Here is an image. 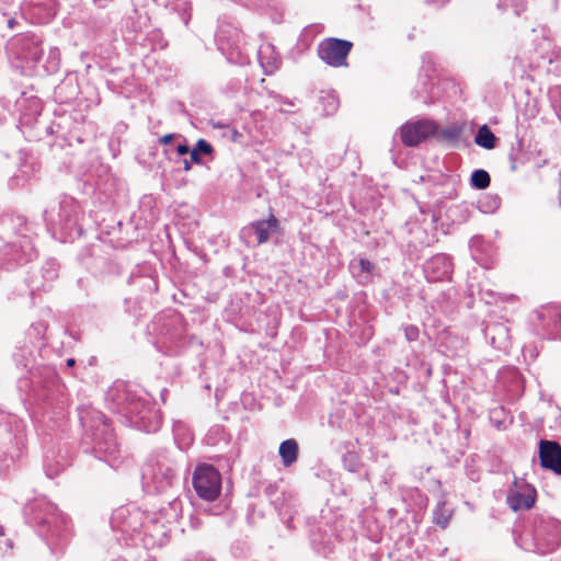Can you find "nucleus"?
<instances>
[{
    "label": "nucleus",
    "instance_id": "nucleus-4",
    "mask_svg": "<svg viewBox=\"0 0 561 561\" xmlns=\"http://www.w3.org/2000/svg\"><path fill=\"white\" fill-rule=\"evenodd\" d=\"M437 131V125L431 119L407 122L400 128L401 140L405 146H417Z\"/></svg>",
    "mask_w": 561,
    "mask_h": 561
},
{
    "label": "nucleus",
    "instance_id": "nucleus-24",
    "mask_svg": "<svg viewBox=\"0 0 561 561\" xmlns=\"http://www.w3.org/2000/svg\"><path fill=\"white\" fill-rule=\"evenodd\" d=\"M30 260H32V253H28V254H27V256H26L25 259H23V257H22V256H20V255H14V256L12 257V261L16 262L18 264L23 263V262H27V261H30ZM8 261H11V259H8Z\"/></svg>",
    "mask_w": 561,
    "mask_h": 561
},
{
    "label": "nucleus",
    "instance_id": "nucleus-15",
    "mask_svg": "<svg viewBox=\"0 0 561 561\" xmlns=\"http://www.w3.org/2000/svg\"><path fill=\"white\" fill-rule=\"evenodd\" d=\"M213 152V147L205 139H199L195 147L190 151V160H184V170L190 171L192 168V163H201V154H210Z\"/></svg>",
    "mask_w": 561,
    "mask_h": 561
},
{
    "label": "nucleus",
    "instance_id": "nucleus-8",
    "mask_svg": "<svg viewBox=\"0 0 561 561\" xmlns=\"http://www.w3.org/2000/svg\"><path fill=\"white\" fill-rule=\"evenodd\" d=\"M424 271L430 280H442L451 273V262L444 254H437L428 260Z\"/></svg>",
    "mask_w": 561,
    "mask_h": 561
},
{
    "label": "nucleus",
    "instance_id": "nucleus-29",
    "mask_svg": "<svg viewBox=\"0 0 561 561\" xmlns=\"http://www.w3.org/2000/svg\"><path fill=\"white\" fill-rule=\"evenodd\" d=\"M449 0H432V2H435V3H438V4H444L446 2H448Z\"/></svg>",
    "mask_w": 561,
    "mask_h": 561
},
{
    "label": "nucleus",
    "instance_id": "nucleus-11",
    "mask_svg": "<svg viewBox=\"0 0 561 561\" xmlns=\"http://www.w3.org/2000/svg\"><path fill=\"white\" fill-rule=\"evenodd\" d=\"M257 56L260 64L266 75H272L279 67L280 58L272 44H262L259 48Z\"/></svg>",
    "mask_w": 561,
    "mask_h": 561
},
{
    "label": "nucleus",
    "instance_id": "nucleus-32",
    "mask_svg": "<svg viewBox=\"0 0 561 561\" xmlns=\"http://www.w3.org/2000/svg\"><path fill=\"white\" fill-rule=\"evenodd\" d=\"M4 535V528L2 526H0V536H3Z\"/></svg>",
    "mask_w": 561,
    "mask_h": 561
},
{
    "label": "nucleus",
    "instance_id": "nucleus-2",
    "mask_svg": "<svg viewBox=\"0 0 561 561\" xmlns=\"http://www.w3.org/2000/svg\"><path fill=\"white\" fill-rule=\"evenodd\" d=\"M193 486L201 499L214 501L221 490L220 473L210 465H201L194 471Z\"/></svg>",
    "mask_w": 561,
    "mask_h": 561
},
{
    "label": "nucleus",
    "instance_id": "nucleus-10",
    "mask_svg": "<svg viewBox=\"0 0 561 561\" xmlns=\"http://www.w3.org/2000/svg\"><path fill=\"white\" fill-rule=\"evenodd\" d=\"M19 111L21 113V119L25 124L33 123L43 110L42 102L36 96H22L16 102Z\"/></svg>",
    "mask_w": 561,
    "mask_h": 561
},
{
    "label": "nucleus",
    "instance_id": "nucleus-5",
    "mask_svg": "<svg viewBox=\"0 0 561 561\" xmlns=\"http://www.w3.org/2000/svg\"><path fill=\"white\" fill-rule=\"evenodd\" d=\"M174 477V470L162 463H148L145 466L142 471L144 481L147 484H153L158 492H162L170 486Z\"/></svg>",
    "mask_w": 561,
    "mask_h": 561
},
{
    "label": "nucleus",
    "instance_id": "nucleus-18",
    "mask_svg": "<svg viewBox=\"0 0 561 561\" xmlns=\"http://www.w3.org/2000/svg\"><path fill=\"white\" fill-rule=\"evenodd\" d=\"M451 514L453 512L450 508L446 507L445 501L440 500L433 512V520L437 526L445 528L449 523Z\"/></svg>",
    "mask_w": 561,
    "mask_h": 561
},
{
    "label": "nucleus",
    "instance_id": "nucleus-23",
    "mask_svg": "<svg viewBox=\"0 0 561 561\" xmlns=\"http://www.w3.org/2000/svg\"><path fill=\"white\" fill-rule=\"evenodd\" d=\"M403 331L408 341L412 342L417 340L420 332L415 325H407Z\"/></svg>",
    "mask_w": 561,
    "mask_h": 561
},
{
    "label": "nucleus",
    "instance_id": "nucleus-16",
    "mask_svg": "<svg viewBox=\"0 0 561 561\" xmlns=\"http://www.w3.org/2000/svg\"><path fill=\"white\" fill-rule=\"evenodd\" d=\"M277 220L274 216H271L267 220H261L252 224L251 230L254 232L257 239V243L262 244L270 238V231L275 228Z\"/></svg>",
    "mask_w": 561,
    "mask_h": 561
},
{
    "label": "nucleus",
    "instance_id": "nucleus-33",
    "mask_svg": "<svg viewBox=\"0 0 561 561\" xmlns=\"http://www.w3.org/2000/svg\"><path fill=\"white\" fill-rule=\"evenodd\" d=\"M12 245L5 247V254H8V250H11Z\"/></svg>",
    "mask_w": 561,
    "mask_h": 561
},
{
    "label": "nucleus",
    "instance_id": "nucleus-21",
    "mask_svg": "<svg viewBox=\"0 0 561 561\" xmlns=\"http://www.w3.org/2000/svg\"><path fill=\"white\" fill-rule=\"evenodd\" d=\"M351 268L354 272L359 271L360 273L370 274L374 270V264L370 261L360 257L351 263Z\"/></svg>",
    "mask_w": 561,
    "mask_h": 561
},
{
    "label": "nucleus",
    "instance_id": "nucleus-12",
    "mask_svg": "<svg viewBox=\"0 0 561 561\" xmlns=\"http://www.w3.org/2000/svg\"><path fill=\"white\" fill-rule=\"evenodd\" d=\"M150 404L149 400L128 393L121 403L119 411L130 421L134 420L135 416L139 415V413H142V410L148 408Z\"/></svg>",
    "mask_w": 561,
    "mask_h": 561
},
{
    "label": "nucleus",
    "instance_id": "nucleus-14",
    "mask_svg": "<svg viewBox=\"0 0 561 561\" xmlns=\"http://www.w3.org/2000/svg\"><path fill=\"white\" fill-rule=\"evenodd\" d=\"M282 462L285 467H290L298 458V444L294 438L284 440L278 449Z\"/></svg>",
    "mask_w": 561,
    "mask_h": 561
},
{
    "label": "nucleus",
    "instance_id": "nucleus-3",
    "mask_svg": "<svg viewBox=\"0 0 561 561\" xmlns=\"http://www.w3.org/2000/svg\"><path fill=\"white\" fill-rule=\"evenodd\" d=\"M352 46L353 44L345 39L327 38L319 44L318 55L327 65L345 66Z\"/></svg>",
    "mask_w": 561,
    "mask_h": 561
},
{
    "label": "nucleus",
    "instance_id": "nucleus-6",
    "mask_svg": "<svg viewBox=\"0 0 561 561\" xmlns=\"http://www.w3.org/2000/svg\"><path fill=\"white\" fill-rule=\"evenodd\" d=\"M539 457L543 468L561 473V447L557 442L540 440Z\"/></svg>",
    "mask_w": 561,
    "mask_h": 561
},
{
    "label": "nucleus",
    "instance_id": "nucleus-27",
    "mask_svg": "<svg viewBox=\"0 0 561 561\" xmlns=\"http://www.w3.org/2000/svg\"><path fill=\"white\" fill-rule=\"evenodd\" d=\"M173 138V135L172 134H169V135H164L162 138H161V142L162 144H169Z\"/></svg>",
    "mask_w": 561,
    "mask_h": 561
},
{
    "label": "nucleus",
    "instance_id": "nucleus-1",
    "mask_svg": "<svg viewBox=\"0 0 561 561\" xmlns=\"http://www.w3.org/2000/svg\"><path fill=\"white\" fill-rule=\"evenodd\" d=\"M80 422L84 428L83 442L92 445V453L111 467H117L118 448L107 417L98 410L85 409L80 413Z\"/></svg>",
    "mask_w": 561,
    "mask_h": 561
},
{
    "label": "nucleus",
    "instance_id": "nucleus-30",
    "mask_svg": "<svg viewBox=\"0 0 561 561\" xmlns=\"http://www.w3.org/2000/svg\"><path fill=\"white\" fill-rule=\"evenodd\" d=\"M57 473L56 472H51L49 469L46 470V474L49 477V478H53L55 474Z\"/></svg>",
    "mask_w": 561,
    "mask_h": 561
},
{
    "label": "nucleus",
    "instance_id": "nucleus-35",
    "mask_svg": "<svg viewBox=\"0 0 561 561\" xmlns=\"http://www.w3.org/2000/svg\"><path fill=\"white\" fill-rule=\"evenodd\" d=\"M122 514H123V510L117 512V515H122Z\"/></svg>",
    "mask_w": 561,
    "mask_h": 561
},
{
    "label": "nucleus",
    "instance_id": "nucleus-26",
    "mask_svg": "<svg viewBox=\"0 0 561 561\" xmlns=\"http://www.w3.org/2000/svg\"><path fill=\"white\" fill-rule=\"evenodd\" d=\"M187 561H214V560H211L210 558L203 556V554H196Z\"/></svg>",
    "mask_w": 561,
    "mask_h": 561
},
{
    "label": "nucleus",
    "instance_id": "nucleus-31",
    "mask_svg": "<svg viewBox=\"0 0 561 561\" xmlns=\"http://www.w3.org/2000/svg\"><path fill=\"white\" fill-rule=\"evenodd\" d=\"M67 365H68V366H73V365H75V359H73V358H69V359L67 360Z\"/></svg>",
    "mask_w": 561,
    "mask_h": 561
},
{
    "label": "nucleus",
    "instance_id": "nucleus-17",
    "mask_svg": "<svg viewBox=\"0 0 561 561\" xmlns=\"http://www.w3.org/2000/svg\"><path fill=\"white\" fill-rule=\"evenodd\" d=\"M478 146L484 149H493L495 147L496 137L486 125H482L474 137Z\"/></svg>",
    "mask_w": 561,
    "mask_h": 561
},
{
    "label": "nucleus",
    "instance_id": "nucleus-25",
    "mask_svg": "<svg viewBox=\"0 0 561 561\" xmlns=\"http://www.w3.org/2000/svg\"><path fill=\"white\" fill-rule=\"evenodd\" d=\"M176 151L179 154L183 156V154H186L190 152V149L187 147V145L185 144H181L176 147Z\"/></svg>",
    "mask_w": 561,
    "mask_h": 561
},
{
    "label": "nucleus",
    "instance_id": "nucleus-9",
    "mask_svg": "<svg viewBox=\"0 0 561 561\" xmlns=\"http://www.w3.org/2000/svg\"><path fill=\"white\" fill-rule=\"evenodd\" d=\"M130 422L141 431L154 433L160 428L161 415L159 411L150 404L148 408L142 410V413H139V415L135 416L134 420H130Z\"/></svg>",
    "mask_w": 561,
    "mask_h": 561
},
{
    "label": "nucleus",
    "instance_id": "nucleus-7",
    "mask_svg": "<svg viewBox=\"0 0 561 561\" xmlns=\"http://www.w3.org/2000/svg\"><path fill=\"white\" fill-rule=\"evenodd\" d=\"M28 510L33 515L32 522L37 525L50 526L57 517L56 507L45 499L36 500L28 506Z\"/></svg>",
    "mask_w": 561,
    "mask_h": 561
},
{
    "label": "nucleus",
    "instance_id": "nucleus-13",
    "mask_svg": "<svg viewBox=\"0 0 561 561\" xmlns=\"http://www.w3.org/2000/svg\"><path fill=\"white\" fill-rule=\"evenodd\" d=\"M507 503L513 511L529 510L535 504V490L525 492L511 491L507 494Z\"/></svg>",
    "mask_w": 561,
    "mask_h": 561
},
{
    "label": "nucleus",
    "instance_id": "nucleus-19",
    "mask_svg": "<svg viewBox=\"0 0 561 561\" xmlns=\"http://www.w3.org/2000/svg\"><path fill=\"white\" fill-rule=\"evenodd\" d=\"M471 185L478 190H484L490 185L491 179L485 170L479 169L471 174Z\"/></svg>",
    "mask_w": 561,
    "mask_h": 561
},
{
    "label": "nucleus",
    "instance_id": "nucleus-20",
    "mask_svg": "<svg viewBox=\"0 0 561 561\" xmlns=\"http://www.w3.org/2000/svg\"><path fill=\"white\" fill-rule=\"evenodd\" d=\"M462 134V127L459 125H451L440 131V136L448 141H458Z\"/></svg>",
    "mask_w": 561,
    "mask_h": 561
},
{
    "label": "nucleus",
    "instance_id": "nucleus-22",
    "mask_svg": "<svg viewBox=\"0 0 561 561\" xmlns=\"http://www.w3.org/2000/svg\"><path fill=\"white\" fill-rule=\"evenodd\" d=\"M187 5V0H167V7H170L174 11H186Z\"/></svg>",
    "mask_w": 561,
    "mask_h": 561
},
{
    "label": "nucleus",
    "instance_id": "nucleus-34",
    "mask_svg": "<svg viewBox=\"0 0 561 561\" xmlns=\"http://www.w3.org/2000/svg\"><path fill=\"white\" fill-rule=\"evenodd\" d=\"M9 26L13 27V21L12 20L9 21Z\"/></svg>",
    "mask_w": 561,
    "mask_h": 561
},
{
    "label": "nucleus",
    "instance_id": "nucleus-28",
    "mask_svg": "<svg viewBox=\"0 0 561 561\" xmlns=\"http://www.w3.org/2000/svg\"><path fill=\"white\" fill-rule=\"evenodd\" d=\"M331 110L334 111L336 108V100L334 98H331Z\"/></svg>",
    "mask_w": 561,
    "mask_h": 561
}]
</instances>
